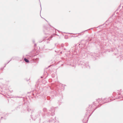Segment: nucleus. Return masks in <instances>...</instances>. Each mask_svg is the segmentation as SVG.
Wrapping results in <instances>:
<instances>
[{
	"label": "nucleus",
	"mask_w": 123,
	"mask_h": 123,
	"mask_svg": "<svg viewBox=\"0 0 123 123\" xmlns=\"http://www.w3.org/2000/svg\"><path fill=\"white\" fill-rule=\"evenodd\" d=\"M107 98H105L104 99L103 101H102L100 99H98L95 102L96 103L94 102L93 103V104L92 106L91 105H89V109H88V111H91V108L92 106H93L94 105H98V103L99 104H104L105 103L107 102H108V101H107Z\"/></svg>",
	"instance_id": "obj_1"
},
{
	"label": "nucleus",
	"mask_w": 123,
	"mask_h": 123,
	"mask_svg": "<svg viewBox=\"0 0 123 123\" xmlns=\"http://www.w3.org/2000/svg\"><path fill=\"white\" fill-rule=\"evenodd\" d=\"M121 96H120L119 97L118 96V97L116 96V98H118L122 97L123 98V91H122V92L121 93Z\"/></svg>",
	"instance_id": "obj_2"
},
{
	"label": "nucleus",
	"mask_w": 123,
	"mask_h": 123,
	"mask_svg": "<svg viewBox=\"0 0 123 123\" xmlns=\"http://www.w3.org/2000/svg\"><path fill=\"white\" fill-rule=\"evenodd\" d=\"M27 110L28 112H31V113L33 112V110L31 109L29 107H28L27 108Z\"/></svg>",
	"instance_id": "obj_3"
},
{
	"label": "nucleus",
	"mask_w": 123,
	"mask_h": 123,
	"mask_svg": "<svg viewBox=\"0 0 123 123\" xmlns=\"http://www.w3.org/2000/svg\"><path fill=\"white\" fill-rule=\"evenodd\" d=\"M55 122V120H54V119H52L51 121H50V120H49V122H52L53 123L54 122Z\"/></svg>",
	"instance_id": "obj_4"
},
{
	"label": "nucleus",
	"mask_w": 123,
	"mask_h": 123,
	"mask_svg": "<svg viewBox=\"0 0 123 123\" xmlns=\"http://www.w3.org/2000/svg\"><path fill=\"white\" fill-rule=\"evenodd\" d=\"M24 60L26 62H29L28 60L25 58L24 59Z\"/></svg>",
	"instance_id": "obj_5"
},
{
	"label": "nucleus",
	"mask_w": 123,
	"mask_h": 123,
	"mask_svg": "<svg viewBox=\"0 0 123 123\" xmlns=\"http://www.w3.org/2000/svg\"><path fill=\"white\" fill-rule=\"evenodd\" d=\"M46 110H47V109H46V108H44L43 109V111L44 112H45V111H46Z\"/></svg>",
	"instance_id": "obj_6"
},
{
	"label": "nucleus",
	"mask_w": 123,
	"mask_h": 123,
	"mask_svg": "<svg viewBox=\"0 0 123 123\" xmlns=\"http://www.w3.org/2000/svg\"><path fill=\"white\" fill-rule=\"evenodd\" d=\"M54 109V110L53 111V112L52 113V114H51L52 116H53V115H54L55 114V113H54V109Z\"/></svg>",
	"instance_id": "obj_7"
},
{
	"label": "nucleus",
	"mask_w": 123,
	"mask_h": 123,
	"mask_svg": "<svg viewBox=\"0 0 123 123\" xmlns=\"http://www.w3.org/2000/svg\"><path fill=\"white\" fill-rule=\"evenodd\" d=\"M53 37L52 36H51V37H50V38H49L48 39V40H50V39H51V38L52 37Z\"/></svg>",
	"instance_id": "obj_8"
},
{
	"label": "nucleus",
	"mask_w": 123,
	"mask_h": 123,
	"mask_svg": "<svg viewBox=\"0 0 123 123\" xmlns=\"http://www.w3.org/2000/svg\"><path fill=\"white\" fill-rule=\"evenodd\" d=\"M36 45V44H35V45Z\"/></svg>",
	"instance_id": "obj_9"
}]
</instances>
